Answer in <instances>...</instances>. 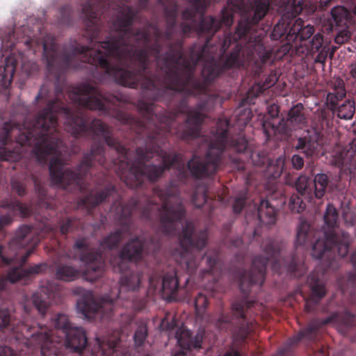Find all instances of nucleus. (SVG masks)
Here are the masks:
<instances>
[{
  "instance_id": "f704fd0d",
  "label": "nucleus",
  "mask_w": 356,
  "mask_h": 356,
  "mask_svg": "<svg viewBox=\"0 0 356 356\" xmlns=\"http://www.w3.org/2000/svg\"><path fill=\"white\" fill-rule=\"evenodd\" d=\"M283 168L284 162L281 160L270 162L266 167L264 176L269 180L276 179L282 175Z\"/></svg>"
},
{
  "instance_id": "bb28decb",
  "label": "nucleus",
  "mask_w": 356,
  "mask_h": 356,
  "mask_svg": "<svg viewBox=\"0 0 356 356\" xmlns=\"http://www.w3.org/2000/svg\"><path fill=\"white\" fill-rule=\"evenodd\" d=\"M257 218L261 225H274L277 220L275 208L267 200H261L257 208Z\"/></svg>"
},
{
  "instance_id": "aec40b11",
  "label": "nucleus",
  "mask_w": 356,
  "mask_h": 356,
  "mask_svg": "<svg viewBox=\"0 0 356 356\" xmlns=\"http://www.w3.org/2000/svg\"><path fill=\"white\" fill-rule=\"evenodd\" d=\"M91 356H129L127 350L121 347L118 336L96 338V347L91 351Z\"/></svg>"
},
{
  "instance_id": "c85d7f7f",
  "label": "nucleus",
  "mask_w": 356,
  "mask_h": 356,
  "mask_svg": "<svg viewBox=\"0 0 356 356\" xmlns=\"http://www.w3.org/2000/svg\"><path fill=\"white\" fill-rule=\"evenodd\" d=\"M294 186L298 192L297 194L304 197V199L310 202L313 200V187H311L310 179L305 175L298 177L295 183Z\"/></svg>"
},
{
  "instance_id": "7c9ffc66",
  "label": "nucleus",
  "mask_w": 356,
  "mask_h": 356,
  "mask_svg": "<svg viewBox=\"0 0 356 356\" xmlns=\"http://www.w3.org/2000/svg\"><path fill=\"white\" fill-rule=\"evenodd\" d=\"M303 110L304 106L301 103L296 104L289 110L287 122L293 127H299L306 124L307 118Z\"/></svg>"
},
{
  "instance_id": "c03bdc74",
  "label": "nucleus",
  "mask_w": 356,
  "mask_h": 356,
  "mask_svg": "<svg viewBox=\"0 0 356 356\" xmlns=\"http://www.w3.org/2000/svg\"><path fill=\"white\" fill-rule=\"evenodd\" d=\"M31 179L34 184L35 192L41 200H44L47 197V189L43 180L35 175H31Z\"/></svg>"
},
{
  "instance_id": "a18cd8bd",
  "label": "nucleus",
  "mask_w": 356,
  "mask_h": 356,
  "mask_svg": "<svg viewBox=\"0 0 356 356\" xmlns=\"http://www.w3.org/2000/svg\"><path fill=\"white\" fill-rule=\"evenodd\" d=\"M13 317L10 309L0 308V329L8 327L13 323Z\"/></svg>"
},
{
  "instance_id": "58836bf2",
  "label": "nucleus",
  "mask_w": 356,
  "mask_h": 356,
  "mask_svg": "<svg viewBox=\"0 0 356 356\" xmlns=\"http://www.w3.org/2000/svg\"><path fill=\"white\" fill-rule=\"evenodd\" d=\"M207 188L206 186H200L197 188L192 195L191 201L192 203L197 208L202 207L204 203L207 201Z\"/></svg>"
},
{
  "instance_id": "79ce46f5",
  "label": "nucleus",
  "mask_w": 356,
  "mask_h": 356,
  "mask_svg": "<svg viewBox=\"0 0 356 356\" xmlns=\"http://www.w3.org/2000/svg\"><path fill=\"white\" fill-rule=\"evenodd\" d=\"M343 293H348L351 299L356 301V274H348L346 285H342Z\"/></svg>"
},
{
  "instance_id": "473e14b6",
  "label": "nucleus",
  "mask_w": 356,
  "mask_h": 356,
  "mask_svg": "<svg viewBox=\"0 0 356 356\" xmlns=\"http://www.w3.org/2000/svg\"><path fill=\"white\" fill-rule=\"evenodd\" d=\"M80 224V220L72 216L60 218L58 222L59 232L62 235H67L69 232L78 229Z\"/></svg>"
},
{
  "instance_id": "6e6d98bb",
  "label": "nucleus",
  "mask_w": 356,
  "mask_h": 356,
  "mask_svg": "<svg viewBox=\"0 0 356 356\" xmlns=\"http://www.w3.org/2000/svg\"><path fill=\"white\" fill-rule=\"evenodd\" d=\"M0 356H15L14 351L8 346L0 347Z\"/></svg>"
},
{
  "instance_id": "680f3d73",
  "label": "nucleus",
  "mask_w": 356,
  "mask_h": 356,
  "mask_svg": "<svg viewBox=\"0 0 356 356\" xmlns=\"http://www.w3.org/2000/svg\"><path fill=\"white\" fill-rule=\"evenodd\" d=\"M350 261L353 266L354 271L349 274H356V250L350 255Z\"/></svg>"
},
{
  "instance_id": "5701e85b",
  "label": "nucleus",
  "mask_w": 356,
  "mask_h": 356,
  "mask_svg": "<svg viewBox=\"0 0 356 356\" xmlns=\"http://www.w3.org/2000/svg\"><path fill=\"white\" fill-rule=\"evenodd\" d=\"M310 289L311 295L305 300V309L307 312H313L321 300L325 296L326 290L323 281L316 272L309 274L307 280Z\"/></svg>"
},
{
  "instance_id": "37998d69",
  "label": "nucleus",
  "mask_w": 356,
  "mask_h": 356,
  "mask_svg": "<svg viewBox=\"0 0 356 356\" xmlns=\"http://www.w3.org/2000/svg\"><path fill=\"white\" fill-rule=\"evenodd\" d=\"M74 12L69 5H65L60 9V22L62 24L70 26L73 22Z\"/></svg>"
},
{
  "instance_id": "a878e982",
  "label": "nucleus",
  "mask_w": 356,
  "mask_h": 356,
  "mask_svg": "<svg viewBox=\"0 0 356 356\" xmlns=\"http://www.w3.org/2000/svg\"><path fill=\"white\" fill-rule=\"evenodd\" d=\"M288 124H289V122H287V120H284L283 118L279 120L277 123L275 121H264L262 124V128L266 140H270L274 137H275L276 139H279V136H282L288 135L291 131Z\"/></svg>"
},
{
  "instance_id": "052dcab7",
  "label": "nucleus",
  "mask_w": 356,
  "mask_h": 356,
  "mask_svg": "<svg viewBox=\"0 0 356 356\" xmlns=\"http://www.w3.org/2000/svg\"><path fill=\"white\" fill-rule=\"evenodd\" d=\"M34 43H35V40H33V38H31V36H29L27 35L26 38L24 40V44H26V46L29 48V49H33V51L35 52L36 50L33 47V44Z\"/></svg>"
},
{
  "instance_id": "69168bd1",
  "label": "nucleus",
  "mask_w": 356,
  "mask_h": 356,
  "mask_svg": "<svg viewBox=\"0 0 356 356\" xmlns=\"http://www.w3.org/2000/svg\"><path fill=\"white\" fill-rule=\"evenodd\" d=\"M224 356H241V355L238 351L232 349V350L225 353Z\"/></svg>"
},
{
  "instance_id": "4c0bfd02",
  "label": "nucleus",
  "mask_w": 356,
  "mask_h": 356,
  "mask_svg": "<svg viewBox=\"0 0 356 356\" xmlns=\"http://www.w3.org/2000/svg\"><path fill=\"white\" fill-rule=\"evenodd\" d=\"M147 334L148 330L147 325L143 322L139 323L134 334L135 346L136 347L142 346L147 339Z\"/></svg>"
},
{
  "instance_id": "6ab92c4d",
  "label": "nucleus",
  "mask_w": 356,
  "mask_h": 356,
  "mask_svg": "<svg viewBox=\"0 0 356 356\" xmlns=\"http://www.w3.org/2000/svg\"><path fill=\"white\" fill-rule=\"evenodd\" d=\"M114 307L115 302L113 300L103 299L99 303L91 295L82 297L76 302L77 312L86 318L89 317L90 314L96 313H105L107 317H111Z\"/></svg>"
},
{
  "instance_id": "1a4fd4ad",
  "label": "nucleus",
  "mask_w": 356,
  "mask_h": 356,
  "mask_svg": "<svg viewBox=\"0 0 356 356\" xmlns=\"http://www.w3.org/2000/svg\"><path fill=\"white\" fill-rule=\"evenodd\" d=\"M52 325L55 330L40 323L37 325L22 323L20 326V332L26 339L27 344L39 348L42 356L57 355L59 353L62 346V338L55 337L54 332L64 334L65 331H68L74 326L70 321L68 316L62 313H58L52 318Z\"/></svg>"
},
{
  "instance_id": "8fccbe9b",
  "label": "nucleus",
  "mask_w": 356,
  "mask_h": 356,
  "mask_svg": "<svg viewBox=\"0 0 356 356\" xmlns=\"http://www.w3.org/2000/svg\"><path fill=\"white\" fill-rule=\"evenodd\" d=\"M197 24H195V23L190 22H182L179 24V29L182 35V38L181 39H183L184 37L190 34L193 30L194 29L195 31V26Z\"/></svg>"
},
{
  "instance_id": "de8ad7c7",
  "label": "nucleus",
  "mask_w": 356,
  "mask_h": 356,
  "mask_svg": "<svg viewBox=\"0 0 356 356\" xmlns=\"http://www.w3.org/2000/svg\"><path fill=\"white\" fill-rule=\"evenodd\" d=\"M11 187L13 192L19 196H24L26 193V187L24 183L15 177L11 179Z\"/></svg>"
},
{
  "instance_id": "09e8293b",
  "label": "nucleus",
  "mask_w": 356,
  "mask_h": 356,
  "mask_svg": "<svg viewBox=\"0 0 356 356\" xmlns=\"http://www.w3.org/2000/svg\"><path fill=\"white\" fill-rule=\"evenodd\" d=\"M337 35L335 36L334 41L336 43L342 44L348 42L352 36V32L349 30V28H341Z\"/></svg>"
},
{
  "instance_id": "a211bd4d",
  "label": "nucleus",
  "mask_w": 356,
  "mask_h": 356,
  "mask_svg": "<svg viewBox=\"0 0 356 356\" xmlns=\"http://www.w3.org/2000/svg\"><path fill=\"white\" fill-rule=\"evenodd\" d=\"M147 277L149 284L154 286H156L160 280L162 281V291L166 298L174 299L176 297L179 289V280L175 268H169L159 275L157 273L152 272L148 273Z\"/></svg>"
},
{
  "instance_id": "e433bc0d",
  "label": "nucleus",
  "mask_w": 356,
  "mask_h": 356,
  "mask_svg": "<svg viewBox=\"0 0 356 356\" xmlns=\"http://www.w3.org/2000/svg\"><path fill=\"white\" fill-rule=\"evenodd\" d=\"M248 189L243 188L234 197L232 209L234 213H240L246 204Z\"/></svg>"
},
{
  "instance_id": "bf43d9fd",
  "label": "nucleus",
  "mask_w": 356,
  "mask_h": 356,
  "mask_svg": "<svg viewBox=\"0 0 356 356\" xmlns=\"http://www.w3.org/2000/svg\"><path fill=\"white\" fill-rule=\"evenodd\" d=\"M277 80V79L275 74L270 75L266 79L264 85L266 88L270 87L271 86H273L276 83Z\"/></svg>"
},
{
  "instance_id": "6e6552de",
  "label": "nucleus",
  "mask_w": 356,
  "mask_h": 356,
  "mask_svg": "<svg viewBox=\"0 0 356 356\" xmlns=\"http://www.w3.org/2000/svg\"><path fill=\"white\" fill-rule=\"evenodd\" d=\"M147 241L141 237H135L127 242L119 252L118 263L115 268L120 273V289L118 300L127 298L124 296L125 292H135L139 290L141 283L147 275L151 273L143 270H131L129 267V262H138L143 259Z\"/></svg>"
},
{
  "instance_id": "cd10ccee",
  "label": "nucleus",
  "mask_w": 356,
  "mask_h": 356,
  "mask_svg": "<svg viewBox=\"0 0 356 356\" xmlns=\"http://www.w3.org/2000/svg\"><path fill=\"white\" fill-rule=\"evenodd\" d=\"M55 275L58 280L72 282L80 276V270L69 264L60 263L56 268Z\"/></svg>"
},
{
  "instance_id": "f257e3e1",
  "label": "nucleus",
  "mask_w": 356,
  "mask_h": 356,
  "mask_svg": "<svg viewBox=\"0 0 356 356\" xmlns=\"http://www.w3.org/2000/svg\"><path fill=\"white\" fill-rule=\"evenodd\" d=\"M63 88L59 85V115L64 118L67 131L74 138H90L94 142L89 152L85 153L76 171L65 167L60 157L65 151L59 131V187L67 189L73 186L81 192L89 191L88 178L90 170L97 162L104 169L106 163L105 145L115 150L118 157L113 160V170L124 184L137 188L147 180L157 181L165 173L176 165L177 177L185 182L190 175L195 179L211 177L218 171L223 154L227 152V129L229 122L219 119L216 132L210 148L204 157L193 155L187 162L186 168L183 162V154L170 153L161 148L169 135H175L183 140L197 138L205 115L204 105L198 104L191 108L188 106L187 97L181 99L172 111H159L154 103L143 100L138 102L137 108L141 114L136 118L120 110L113 111V116L129 130L127 137L136 145L134 161L130 158L131 150L112 136L109 127L101 120L90 117L81 108L71 109L65 102Z\"/></svg>"
},
{
  "instance_id": "774afa93",
  "label": "nucleus",
  "mask_w": 356,
  "mask_h": 356,
  "mask_svg": "<svg viewBox=\"0 0 356 356\" xmlns=\"http://www.w3.org/2000/svg\"><path fill=\"white\" fill-rule=\"evenodd\" d=\"M319 117L322 118L323 121H327V112L325 110H322L319 114Z\"/></svg>"
},
{
  "instance_id": "c9c22d12",
  "label": "nucleus",
  "mask_w": 356,
  "mask_h": 356,
  "mask_svg": "<svg viewBox=\"0 0 356 356\" xmlns=\"http://www.w3.org/2000/svg\"><path fill=\"white\" fill-rule=\"evenodd\" d=\"M15 71V66L12 63H8L3 67H0V87L7 88L10 85L14 73Z\"/></svg>"
},
{
  "instance_id": "a19ab883",
  "label": "nucleus",
  "mask_w": 356,
  "mask_h": 356,
  "mask_svg": "<svg viewBox=\"0 0 356 356\" xmlns=\"http://www.w3.org/2000/svg\"><path fill=\"white\" fill-rule=\"evenodd\" d=\"M194 304L196 315L200 318H203L209 304L207 298L202 293H199L195 298Z\"/></svg>"
},
{
  "instance_id": "4468645a",
  "label": "nucleus",
  "mask_w": 356,
  "mask_h": 356,
  "mask_svg": "<svg viewBox=\"0 0 356 356\" xmlns=\"http://www.w3.org/2000/svg\"><path fill=\"white\" fill-rule=\"evenodd\" d=\"M327 324H338L347 328L355 327L356 326V316L346 310L343 312H334L323 319L315 318L291 340V344L298 343L302 338L315 341L318 330Z\"/></svg>"
},
{
  "instance_id": "f03ea898",
  "label": "nucleus",
  "mask_w": 356,
  "mask_h": 356,
  "mask_svg": "<svg viewBox=\"0 0 356 356\" xmlns=\"http://www.w3.org/2000/svg\"><path fill=\"white\" fill-rule=\"evenodd\" d=\"M166 28L163 31L168 49L154 58L155 73L147 74L155 88L142 89L152 101L169 103L178 93L187 96L206 94L209 86L232 69L246 67L255 61L256 73L262 65L273 63V52L266 49L262 35L253 33V26L268 13L270 0H253V14L243 15L234 33H225L215 45L211 38L222 26L231 27L234 13L242 12L243 0H228L220 19L204 16L207 0H161Z\"/></svg>"
},
{
  "instance_id": "9d476101",
  "label": "nucleus",
  "mask_w": 356,
  "mask_h": 356,
  "mask_svg": "<svg viewBox=\"0 0 356 356\" xmlns=\"http://www.w3.org/2000/svg\"><path fill=\"white\" fill-rule=\"evenodd\" d=\"M207 230L196 231L191 222H186L182 228L179 236L180 250L174 256L179 266L185 268L187 273L192 275L196 270L199 261L193 250H201L207 243Z\"/></svg>"
},
{
  "instance_id": "f8f14e48",
  "label": "nucleus",
  "mask_w": 356,
  "mask_h": 356,
  "mask_svg": "<svg viewBox=\"0 0 356 356\" xmlns=\"http://www.w3.org/2000/svg\"><path fill=\"white\" fill-rule=\"evenodd\" d=\"M73 250L79 252L80 261L86 265L83 276L87 280L95 282L102 276L105 264L102 252L91 247L88 237H79Z\"/></svg>"
},
{
  "instance_id": "13d9d810",
  "label": "nucleus",
  "mask_w": 356,
  "mask_h": 356,
  "mask_svg": "<svg viewBox=\"0 0 356 356\" xmlns=\"http://www.w3.org/2000/svg\"><path fill=\"white\" fill-rule=\"evenodd\" d=\"M273 356H293V353L289 347H284Z\"/></svg>"
},
{
  "instance_id": "0eeeda50",
  "label": "nucleus",
  "mask_w": 356,
  "mask_h": 356,
  "mask_svg": "<svg viewBox=\"0 0 356 356\" xmlns=\"http://www.w3.org/2000/svg\"><path fill=\"white\" fill-rule=\"evenodd\" d=\"M40 243L38 236H36L31 227L23 225L15 232L13 237L8 243V252H3V246L0 245V261L2 266L11 267L6 275V279L12 283L17 282L32 275H38L45 270L44 264H35L26 268L23 266L34 249Z\"/></svg>"
},
{
  "instance_id": "412c9836",
  "label": "nucleus",
  "mask_w": 356,
  "mask_h": 356,
  "mask_svg": "<svg viewBox=\"0 0 356 356\" xmlns=\"http://www.w3.org/2000/svg\"><path fill=\"white\" fill-rule=\"evenodd\" d=\"M60 290V286L53 281H48L42 285L40 291L35 293L31 300L42 316H44L49 307V300L54 298Z\"/></svg>"
},
{
  "instance_id": "ea45409f",
  "label": "nucleus",
  "mask_w": 356,
  "mask_h": 356,
  "mask_svg": "<svg viewBox=\"0 0 356 356\" xmlns=\"http://www.w3.org/2000/svg\"><path fill=\"white\" fill-rule=\"evenodd\" d=\"M303 198L304 197L299 194L291 195L289 202V207L291 211L300 213L305 210L306 204L304 202Z\"/></svg>"
},
{
  "instance_id": "603ef678",
  "label": "nucleus",
  "mask_w": 356,
  "mask_h": 356,
  "mask_svg": "<svg viewBox=\"0 0 356 356\" xmlns=\"http://www.w3.org/2000/svg\"><path fill=\"white\" fill-rule=\"evenodd\" d=\"M291 163L294 169L299 170L303 168L305 161L300 155L293 154L291 157Z\"/></svg>"
},
{
  "instance_id": "9b49d317",
  "label": "nucleus",
  "mask_w": 356,
  "mask_h": 356,
  "mask_svg": "<svg viewBox=\"0 0 356 356\" xmlns=\"http://www.w3.org/2000/svg\"><path fill=\"white\" fill-rule=\"evenodd\" d=\"M68 97L73 104L83 108L101 111L104 114H110V104L120 101L116 96L89 83L72 87L68 92Z\"/></svg>"
},
{
  "instance_id": "e2e57ef3",
  "label": "nucleus",
  "mask_w": 356,
  "mask_h": 356,
  "mask_svg": "<svg viewBox=\"0 0 356 356\" xmlns=\"http://www.w3.org/2000/svg\"><path fill=\"white\" fill-rule=\"evenodd\" d=\"M345 220L347 223L350 224L351 226L354 225L356 221V216L353 214H350V216L347 215L345 217Z\"/></svg>"
},
{
  "instance_id": "3c124183",
  "label": "nucleus",
  "mask_w": 356,
  "mask_h": 356,
  "mask_svg": "<svg viewBox=\"0 0 356 356\" xmlns=\"http://www.w3.org/2000/svg\"><path fill=\"white\" fill-rule=\"evenodd\" d=\"M22 69L29 74H33L39 70L38 65L34 62L23 63Z\"/></svg>"
},
{
  "instance_id": "7ed1b4c3",
  "label": "nucleus",
  "mask_w": 356,
  "mask_h": 356,
  "mask_svg": "<svg viewBox=\"0 0 356 356\" xmlns=\"http://www.w3.org/2000/svg\"><path fill=\"white\" fill-rule=\"evenodd\" d=\"M262 248L266 256H256L252 260L250 270L238 274L239 288L243 298L236 299L232 303L230 314L221 313L216 323L220 330L232 332L234 339L241 342L245 341L257 327V322L248 318L250 310L257 302L248 300V296L251 286L263 284L267 264L271 263L272 270L275 273H280L283 265L295 277H301L307 271L303 259L298 258L294 254L289 260H282L284 248L282 241L268 238L263 242Z\"/></svg>"
},
{
  "instance_id": "0e129e2a",
  "label": "nucleus",
  "mask_w": 356,
  "mask_h": 356,
  "mask_svg": "<svg viewBox=\"0 0 356 356\" xmlns=\"http://www.w3.org/2000/svg\"><path fill=\"white\" fill-rule=\"evenodd\" d=\"M332 2V0H319L320 8L325 10L331 4Z\"/></svg>"
},
{
  "instance_id": "39448f33",
  "label": "nucleus",
  "mask_w": 356,
  "mask_h": 356,
  "mask_svg": "<svg viewBox=\"0 0 356 356\" xmlns=\"http://www.w3.org/2000/svg\"><path fill=\"white\" fill-rule=\"evenodd\" d=\"M323 219V232L314 231L307 220L300 219L295 243L296 247L313 243L312 254L322 260L323 273L339 268L338 260L348 254L351 242L349 234L339 228V214L333 204H327Z\"/></svg>"
},
{
  "instance_id": "5fc2aeb1",
  "label": "nucleus",
  "mask_w": 356,
  "mask_h": 356,
  "mask_svg": "<svg viewBox=\"0 0 356 356\" xmlns=\"http://www.w3.org/2000/svg\"><path fill=\"white\" fill-rule=\"evenodd\" d=\"M13 217L9 214L2 215L0 216V225L2 228L10 225L13 222Z\"/></svg>"
},
{
  "instance_id": "dca6fc26",
  "label": "nucleus",
  "mask_w": 356,
  "mask_h": 356,
  "mask_svg": "<svg viewBox=\"0 0 356 356\" xmlns=\"http://www.w3.org/2000/svg\"><path fill=\"white\" fill-rule=\"evenodd\" d=\"M161 327L169 332H172L175 330V337L177 340L178 344L182 349L191 350L202 348V343L204 337V330H198L195 336L193 337L191 332L187 330L184 325L178 327L175 319H172L171 322L163 320ZM173 356H186V353L182 350L175 353Z\"/></svg>"
},
{
  "instance_id": "72a5a7b5",
  "label": "nucleus",
  "mask_w": 356,
  "mask_h": 356,
  "mask_svg": "<svg viewBox=\"0 0 356 356\" xmlns=\"http://www.w3.org/2000/svg\"><path fill=\"white\" fill-rule=\"evenodd\" d=\"M0 206L8 209L13 214L19 212L22 216H26L29 213L27 207L16 199H5L1 201Z\"/></svg>"
},
{
  "instance_id": "393cba45",
  "label": "nucleus",
  "mask_w": 356,
  "mask_h": 356,
  "mask_svg": "<svg viewBox=\"0 0 356 356\" xmlns=\"http://www.w3.org/2000/svg\"><path fill=\"white\" fill-rule=\"evenodd\" d=\"M117 193L116 188L112 184L106 185L104 188L100 191L93 193L90 192L84 197H81L78 202V206L84 207L88 213H91L92 210L100 204L106 201L107 198Z\"/></svg>"
},
{
  "instance_id": "4be33fe9",
  "label": "nucleus",
  "mask_w": 356,
  "mask_h": 356,
  "mask_svg": "<svg viewBox=\"0 0 356 356\" xmlns=\"http://www.w3.org/2000/svg\"><path fill=\"white\" fill-rule=\"evenodd\" d=\"M331 17L327 20L328 26L326 30L333 31L340 28H349L356 22V15L354 9L350 13L346 8L342 6L334 7L331 10Z\"/></svg>"
},
{
  "instance_id": "49530a36",
  "label": "nucleus",
  "mask_w": 356,
  "mask_h": 356,
  "mask_svg": "<svg viewBox=\"0 0 356 356\" xmlns=\"http://www.w3.org/2000/svg\"><path fill=\"white\" fill-rule=\"evenodd\" d=\"M18 31L19 29H8L5 32V35H1L2 42L5 43L7 47L13 48L15 46V40H17L15 38V34Z\"/></svg>"
},
{
  "instance_id": "c756f323",
  "label": "nucleus",
  "mask_w": 356,
  "mask_h": 356,
  "mask_svg": "<svg viewBox=\"0 0 356 356\" xmlns=\"http://www.w3.org/2000/svg\"><path fill=\"white\" fill-rule=\"evenodd\" d=\"M206 259L207 268L202 271V277L207 275L214 276L218 271V264L219 261V251L217 249L209 250L204 256Z\"/></svg>"
},
{
  "instance_id": "2eb2a0df",
  "label": "nucleus",
  "mask_w": 356,
  "mask_h": 356,
  "mask_svg": "<svg viewBox=\"0 0 356 356\" xmlns=\"http://www.w3.org/2000/svg\"><path fill=\"white\" fill-rule=\"evenodd\" d=\"M325 143L326 140L321 131L318 129L312 128L297 138L293 148L307 159H318L325 153Z\"/></svg>"
},
{
  "instance_id": "ddd939ff",
  "label": "nucleus",
  "mask_w": 356,
  "mask_h": 356,
  "mask_svg": "<svg viewBox=\"0 0 356 356\" xmlns=\"http://www.w3.org/2000/svg\"><path fill=\"white\" fill-rule=\"evenodd\" d=\"M346 96V90L343 79L337 78L330 81V90L326 96L325 104L334 115L343 120H350L355 112V102L346 99L341 102Z\"/></svg>"
},
{
  "instance_id": "4d7b16f0",
  "label": "nucleus",
  "mask_w": 356,
  "mask_h": 356,
  "mask_svg": "<svg viewBox=\"0 0 356 356\" xmlns=\"http://www.w3.org/2000/svg\"><path fill=\"white\" fill-rule=\"evenodd\" d=\"M243 242L241 238L235 237L231 238L229 241V245L230 247L240 248L243 245Z\"/></svg>"
},
{
  "instance_id": "423d86ee",
  "label": "nucleus",
  "mask_w": 356,
  "mask_h": 356,
  "mask_svg": "<svg viewBox=\"0 0 356 356\" xmlns=\"http://www.w3.org/2000/svg\"><path fill=\"white\" fill-rule=\"evenodd\" d=\"M279 6L282 17L275 25L270 38L273 40H280L287 44H292L297 40L301 44L296 48L299 55L311 56L316 63H325L329 47L324 42L322 33H315L313 25L306 24L301 18L294 19L301 13L306 6L305 0H275Z\"/></svg>"
},
{
  "instance_id": "20e7f679",
  "label": "nucleus",
  "mask_w": 356,
  "mask_h": 356,
  "mask_svg": "<svg viewBox=\"0 0 356 356\" xmlns=\"http://www.w3.org/2000/svg\"><path fill=\"white\" fill-rule=\"evenodd\" d=\"M154 194L162 202L161 206L151 200H147L145 204L143 205L141 201L135 197L131 198L126 204H122L121 200L113 204L112 209L122 227L100 241L99 245L102 248L111 250L117 248L124 235L130 234L131 216L136 212L141 219L147 221H152L156 217L157 230L163 235L175 234L186 213L177 185L170 182L165 188L156 187Z\"/></svg>"
},
{
  "instance_id": "338daca9",
  "label": "nucleus",
  "mask_w": 356,
  "mask_h": 356,
  "mask_svg": "<svg viewBox=\"0 0 356 356\" xmlns=\"http://www.w3.org/2000/svg\"><path fill=\"white\" fill-rule=\"evenodd\" d=\"M102 179H97L96 178H92V181L94 182H95L97 185H102L104 183L105 179H106L104 174H102Z\"/></svg>"
},
{
  "instance_id": "2f4dec72",
  "label": "nucleus",
  "mask_w": 356,
  "mask_h": 356,
  "mask_svg": "<svg viewBox=\"0 0 356 356\" xmlns=\"http://www.w3.org/2000/svg\"><path fill=\"white\" fill-rule=\"evenodd\" d=\"M329 178L325 173H318L314 176L313 180L314 195L317 199H321L325 194L328 186Z\"/></svg>"
},
{
  "instance_id": "f3484780",
  "label": "nucleus",
  "mask_w": 356,
  "mask_h": 356,
  "mask_svg": "<svg viewBox=\"0 0 356 356\" xmlns=\"http://www.w3.org/2000/svg\"><path fill=\"white\" fill-rule=\"evenodd\" d=\"M227 151L242 154L252 165L261 167L268 163V159L261 153L254 152L242 134L230 136L227 131Z\"/></svg>"
},
{
  "instance_id": "864d4df0",
  "label": "nucleus",
  "mask_w": 356,
  "mask_h": 356,
  "mask_svg": "<svg viewBox=\"0 0 356 356\" xmlns=\"http://www.w3.org/2000/svg\"><path fill=\"white\" fill-rule=\"evenodd\" d=\"M280 113L279 106L276 104H272L268 108V113L270 116L271 119L268 120L267 121H273L275 122L278 117Z\"/></svg>"
},
{
  "instance_id": "b1692460",
  "label": "nucleus",
  "mask_w": 356,
  "mask_h": 356,
  "mask_svg": "<svg viewBox=\"0 0 356 356\" xmlns=\"http://www.w3.org/2000/svg\"><path fill=\"white\" fill-rule=\"evenodd\" d=\"M63 337H65V345L67 348L80 355H82L88 345V337L83 327L74 326L68 331H65L61 338Z\"/></svg>"
}]
</instances>
